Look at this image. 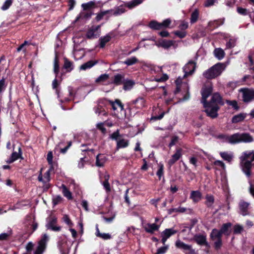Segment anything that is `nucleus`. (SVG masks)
Masks as SVG:
<instances>
[{
	"label": "nucleus",
	"mask_w": 254,
	"mask_h": 254,
	"mask_svg": "<svg viewBox=\"0 0 254 254\" xmlns=\"http://www.w3.org/2000/svg\"><path fill=\"white\" fill-rule=\"evenodd\" d=\"M217 138L223 142L231 144H236L240 143H249L254 141V137L248 132H237L232 135L220 134Z\"/></svg>",
	"instance_id": "1"
},
{
	"label": "nucleus",
	"mask_w": 254,
	"mask_h": 254,
	"mask_svg": "<svg viewBox=\"0 0 254 254\" xmlns=\"http://www.w3.org/2000/svg\"><path fill=\"white\" fill-rule=\"evenodd\" d=\"M226 65L224 63H218L205 70L202 75L207 79H211L220 75L225 70Z\"/></svg>",
	"instance_id": "2"
},
{
	"label": "nucleus",
	"mask_w": 254,
	"mask_h": 254,
	"mask_svg": "<svg viewBox=\"0 0 254 254\" xmlns=\"http://www.w3.org/2000/svg\"><path fill=\"white\" fill-rule=\"evenodd\" d=\"M131 112H138L147 107L145 99L143 97H138L136 99L131 101L128 103Z\"/></svg>",
	"instance_id": "3"
},
{
	"label": "nucleus",
	"mask_w": 254,
	"mask_h": 254,
	"mask_svg": "<svg viewBox=\"0 0 254 254\" xmlns=\"http://www.w3.org/2000/svg\"><path fill=\"white\" fill-rule=\"evenodd\" d=\"M205 108V112L207 116L214 119L217 117L218 111L220 108L218 105H212L211 103H207L205 105H203Z\"/></svg>",
	"instance_id": "4"
},
{
	"label": "nucleus",
	"mask_w": 254,
	"mask_h": 254,
	"mask_svg": "<svg viewBox=\"0 0 254 254\" xmlns=\"http://www.w3.org/2000/svg\"><path fill=\"white\" fill-rule=\"evenodd\" d=\"M49 240V238L47 234H43L38 242V245L34 252V254H42L46 249L47 243Z\"/></svg>",
	"instance_id": "5"
},
{
	"label": "nucleus",
	"mask_w": 254,
	"mask_h": 254,
	"mask_svg": "<svg viewBox=\"0 0 254 254\" xmlns=\"http://www.w3.org/2000/svg\"><path fill=\"white\" fill-rule=\"evenodd\" d=\"M239 91L242 93V100L245 103H249L254 100V89L241 88Z\"/></svg>",
	"instance_id": "6"
},
{
	"label": "nucleus",
	"mask_w": 254,
	"mask_h": 254,
	"mask_svg": "<svg viewBox=\"0 0 254 254\" xmlns=\"http://www.w3.org/2000/svg\"><path fill=\"white\" fill-rule=\"evenodd\" d=\"M100 34L101 25H93L87 31L86 36L88 39H93L99 37Z\"/></svg>",
	"instance_id": "7"
},
{
	"label": "nucleus",
	"mask_w": 254,
	"mask_h": 254,
	"mask_svg": "<svg viewBox=\"0 0 254 254\" xmlns=\"http://www.w3.org/2000/svg\"><path fill=\"white\" fill-rule=\"evenodd\" d=\"M107 105L108 100L100 99L98 100L97 106L94 108L95 113L98 116L102 115L103 116H107L108 114L105 110L104 107Z\"/></svg>",
	"instance_id": "8"
},
{
	"label": "nucleus",
	"mask_w": 254,
	"mask_h": 254,
	"mask_svg": "<svg viewBox=\"0 0 254 254\" xmlns=\"http://www.w3.org/2000/svg\"><path fill=\"white\" fill-rule=\"evenodd\" d=\"M196 63L192 60L189 61L183 67L184 77L192 75L196 68Z\"/></svg>",
	"instance_id": "9"
},
{
	"label": "nucleus",
	"mask_w": 254,
	"mask_h": 254,
	"mask_svg": "<svg viewBox=\"0 0 254 254\" xmlns=\"http://www.w3.org/2000/svg\"><path fill=\"white\" fill-rule=\"evenodd\" d=\"M213 88L211 85L204 86L201 91L202 99L201 102L203 105H205L207 102V98L211 95L212 92Z\"/></svg>",
	"instance_id": "10"
},
{
	"label": "nucleus",
	"mask_w": 254,
	"mask_h": 254,
	"mask_svg": "<svg viewBox=\"0 0 254 254\" xmlns=\"http://www.w3.org/2000/svg\"><path fill=\"white\" fill-rule=\"evenodd\" d=\"M252 163L250 161H241V168L248 178H250L251 176V169L253 165Z\"/></svg>",
	"instance_id": "11"
},
{
	"label": "nucleus",
	"mask_w": 254,
	"mask_h": 254,
	"mask_svg": "<svg viewBox=\"0 0 254 254\" xmlns=\"http://www.w3.org/2000/svg\"><path fill=\"white\" fill-rule=\"evenodd\" d=\"M57 219L56 217H53L50 218L49 221L47 223L46 227L48 229L51 230L53 231H59L61 229L60 226H56L55 224L57 223Z\"/></svg>",
	"instance_id": "12"
},
{
	"label": "nucleus",
	"mask_w": 254,
	"mask_h": 254,
	"mask_svg": "<svg viewBox=\"0 0 254 254\" xmlns=\"http://www.w3.org/2000/svg\"><path fill=\"white\" fill-rule=\"evenodd\" d=\"M126 5L122 4L115 7L114 9H109V12L110 15L118 16L124 13L126 11Z\"/></svg>",
	"instance_id": "13"
},
{
	"label": "nucleus",
	"mask_w": 254,
	"mask_h": 254,
	"mask_svg": "<svg viewBox=\"0 0 254 254\" xmlns=\"http://www.w3.org/2000/svg\"><path fill=\"white\" fill-rule=\"evenodd\" d=\"M100 1H97L95 0H91L86 3H83L81 4V7L83 10H90L98 6V4H100Z\"/></svg>",
	"instance_id": "14"
},
{
	"label": "nucleus",
	"mask_w": 254,
	"mask_h": 254,
	"mask_svg": "<svg viewBox=\"0 0 254 254\" xmlns=\"http://www.w3.org/2000/svg\"><path fill=\"white\" fill-rule=\"evenodd\" d=\"M249 205L250 203L249 202L241 200L239 204L240 214L243 216L249 215L248 212Z\"/></svg>",
	"instance_id": "15"
},
{
	"label": "nucleus",
	"mask_w": 254,
	"mask_h": 254,
	"mask_svg": "<svg viewBox=\"0 0 254 254\" xmlns=\"http://www.w3.org/2000/svg\"><path fill=\"white\" fill-rule=\"evenodd\" d=\"M113 36V33L110 32L108 33L104 36L101 37L99 40V47L100 48H104L106 44L111 40Z\"/></svg>",
	"instance_id": "16"
},
{
	"label": "nucleus",
	"mask_w": 254,
	"mask_h": 254,
	"mask_svg": "<svg viewBox=\"0 0 254 254\" xmlns=\"http://www.w3.org/2000/svg\"><path fill=\"white\" fill-rule=\"evenodd\" d=\"M110 104L113 110L122 111L124 110V105L121 103V101L119 99H116L115 101L108 100V104Z\"/></svg>",
	"instance_id": "17"
},
{
	"label": "nucleus",
	"mask_w": 254,
	"mask_h": 254,
	"mask_svg": "<svg viewBox=\"0 0 254 254\" xmlns=\"http://www.w3.org/2000/svg\"><path fill=\"white\" fill-rule=\"evenodd\" d=\"M193 240L200 246L207 245L206 235L203 234L195 235L193 238Z\"/></svg>",
	"instance_id": "18"
},
{
	"label": "nucleus",
	"mask_w": 254,
	"mask_h": 254,
	"mask_svg": "<svg viewBox=\"0 0 254 254\" xmlns=\"http://www.w3.org/2000/svg\"><path fill=\"white\" fill-rule=\"evenodd\" d=\"M93 14V13L91 11L83 10V11L80 12L79 15L76 17L75 21H77L80 19H89Z\"/></svg>",
	"instance_id": "19"
},
{
	"label": "nucleus",
	"mask_w": 254,
	"mask_h": 254,
	"mask_svg": "<svg viewBox=\"0 0 254 254\" xmlns=\"http://www.w3.org/2000/svg\"><path fill=\"white\" fill-rule=\"evenodd\" d=\"M208 103H211L212 105H223L224 102L220 95L218 93H214L211 97V101Z\"/></svg>",
	"instance_id": "20"
},
{
	"label": "nucleus",
	"mask_w": 254,
	"mask_h": 254,
	"mask_svg": "<svg viewBox=\"0 0 254 254\" xmlns=\"http://www.w3.org/2000/svg\"><path fill=\"white\" fill-rule=\"evenodd\" d=\"M182 149H178L176 150L175 153L172 155L171 159H170L168 161V164L170 166L173 165L182 157Z\"/></svg>",
	"instance_id": "21"
},
{
	"label": "nucleus",
	"mask_w": 254,
	"mask_h": 254,
	"mask_svg": "<svg viewBox=\"0 0 254 254\" xmlns=\"http://www.w3.org/2000/svg\"><path fill=\"white\" fill-rule=\"evenodd\" d=\"M160 225L155 223H147L144 226V228L145 231L148 233L153 234L155 231H158Z\"/></svg>",
	"instance_id": "22"
},
{
	"label": "nucleus",
	"mask_w": 254,
	"mask_h": 254,
	"mask_svg": "<svg viewBox=\"0 0 254 254\" xmlns=\"http://www.w3.org/2000/svg\"><path fill=\"white\" fill-rule=\"evenodd\" d=\"M173 45V41L172 40H161L156 43L158 47H162L164 49H168Z\"/></svg>",
	"instance_id": "23"
},
{
	"label": "nucleus",
	"mask_w": 254,
	"mask_h": 254,
	"mask_svg": "<svg viewBox=\"0 0 254 254\" xmlns=\"http://www.w3.org/2000/svg\"><path fill=\"white\" fill-rule=\"evenodd\" d=\"M175 246L177 249H180L185 252L190 249L191 245L185 244L180 240H177L175 242Z\"/></svg>",
	"instance_id": "24"
},
{
	"label": "nucleus",
	"mask_w": 254,
	"mask_h": 254,
	"mask_svg": "<svg viewBox=\"0 0 254 254\" xmlns=\"http://www.w3.org/2000/svg\"><path fill=\"white\" fill-rule=\"evenodd\" d=\"M107 160V159L105 155L101 154L97 155L96 158V166L100 167H103Z\"/></svg>",
	"instance_id": "25"
},
{
	"label": "nucleus",
	"mask_w": 254,
	"mask_h": 254,
	"mask_svg": "<svg viewBox=\"0 0 254 254\" xmlns=\"http://www.w3.org/2000/svg\"><path fill=\"white\" fill-rule=\"evenodd\" d=\"M237 12L242 15H249L250 18H252L254 16V12L250 11L249 9L243 8L242 7H238L237 8Z\"/></svg>",
	"instance_id": "26"
},
{
	"label": "nucleus",
	"mask_w": 254,
	"mask_h": 254,
	"mask_svg": "<svg viewBox=\"0 0 254 254\" xmlns=\"http://www.w3.org/2000/svg\"><path fill=\"white\" fill-rule=\"evenodd\" d=\"M220 155L223 160L229 163L232 162L234 158L233 154L232 152H221Z\"/></svg>",
	"instance_id": "27"
},
{
	"label": "nucleus",
	"mask_w": 254,
	"mask_h": 254,
	"mask_svg": "<svg viewBox=\"0 0 254 254\" xmlns=\"http://www.w3.org/2000/svg\"><path fill=\"white\" fill-rule=\"evenodd\" d=\"M222 234L219 230L217 229H213L210 235L211 239L212 241H215L217 239H222Z\"/></svg>",
	"instance_id": "28"
},
{
	"label": "nucleus",
	"mask_w": 254,
	"mask_h": 254,
	"mask_svg": "<svg viewBox=\"0 0 254 254\" xmlns=\"http://www.w3.org/2000/svg\"><path fill=\"white\" fill-rule=\"evenodd\" d=\"M98 62L97 61H89L83 64H82L79 68L80 70H86L89 69L95 65Z\"/></svg>",
	"instance_id": "29"
},
{
	"label": "nucleus",
	"mask_w": 254,
	"mask_h": 254,
	"mask_svg": "<svg viewBox=\"0 0 254 254\" xmlns=\"http://www.w3.org/2000/svg\"><path fill=\"white\" fill-rule=\"evenodd\" d=\"M125 79L124 75L117 74L114 76V80L112 83L116 85H121L125 81Z\"/></svg>",
	"instance_id": "30"
},
{
	"label": "nucleus",
	"mask_w": 254,
	"mask_h": 254,
	"mask_svg": "<svg viewBox=\"0 0 254 254\" xmlns=\"http://www.w3.org/2000/svg\"><path fill=\"white\" fill-rule=\"evenodd\" d=\"M53 170V166H50V168L45 173V174L44 175V184L45 185L47 189H48L50 187L49 184L48 183H49L51 180L50 174Z\"/></svg>",
	"instance_id": "31"
},
{
	"label": "nucleus",
	"mask_w": 254,
	"mask_h": 254,
	"mask_svg": "<svg viewBox=\"0 0 254 254\" xmlns=\"http://www.w3.org/2000/svg\"><path fill=\"white\" fill-rule=\"evenodd\" d=\"M190 198L194 202L199 201L201 198V193L198 190H193L191 192Z\"/></svg>",
	"instance_id": "32"
},
{
	"label": "nucleus",
	"mask_w": 254,
	"mask_h": 254,
	"mask_svg": "<svg viewBox=\"0 0 254 254\" xmlns=\"http://www.w3.org/2000/svg\"><path fill=\"white\" fill-rule=\"evenodd\" d=\"M232 224L230 222L226 223L223 224L220 229L219 230L222 234H224L226 236H229L230 235V232H229V229L231 227Z\"/></svg>",
	"instance_id": "33"
},
{
	"label": "nucleus",
	"mask_w": 254,
	"mask_h": 254,
	"mask_svg": "<svg viewBox=\"0 0 254 254\" xmlns=\"http://www.w3.org/2000/svg\"><path fill=\"white\" fill-rule=\"evenodd\" d=\"M247 114L240 113L238 115H235L232 119V122L233 123H237L243 121L246 117Z\"/></svg>",
	"instance_id": "34"
},
{
	"label": "nucleus",
	"mask_w": 254,
	"mask_h": 254,
	"mask_svg": "<svg viewBox=\"0 0 254 254\" xmlns=\"http://www.w3.org/2000/svg\"><path fill=\"white\" fill-rule=\"evenodd\" d=\"M178 232V231L175 230L173 228L166 229L161 233V235H164L167 238H169L171 236L175 235Z\"/></svg>",
	"instance_id": "35"
},
{
	"label": "nucleus",
	"mask_w": 254,
	"mask_h": 254,
	"mask_svg": "<svg viewBox=\"0 0 254 254\" xmlns=\"http://www.w3.org/2000/svg\"><path fill=\"white\" fill-rule=\"evenodd\" d=\"M142 0H132L126 3V7H128L129 9H132L135 6L138 5L142 2Z\"/></svg>",
	"instance_id": "36"
},
{
	"label": "nucleus",
	"mask_w": 254,
	"mask_h": 254,
	"mask_svg": "<svg viewBox=\"0 0 254 254\" xmlns=\"http://www.w3.org/2000/svg\"><path fill=\"white\" fill-rule=\"evenodd\" d=\"M64 67L67 72H70L74 68L73 63L69 61L67 58H64Z\"/></svg>",
	"instance_id": "37"
},
{
	"label": "nucleus",
	"mask_w": 254,
	"mask_h": 254,
	"mask_svg": "<svg viewBox=\"0 0 254 254\" xmlns=\"http://www.w3.org/2000/svg\"><path fill=\"white\" fill-rule=\"evenodd\" d=\"M61 188L62 189V192L64 197H66L68 199H71L72 198L71 192L64 184L62 185Z\"/></svg>",
	"instance_id": "38"
},
{
	"label": "nucleus",
	"mask_w": 254,
	"mask_h": 254,
	"mask_svg": "<svg viewBox=\"0 0 254 254\" xmlns=\"http://www.w3.org/2000/svg\"><path fill=\"white\" fill-rule=\"evenodd\" d=\"M129 144L128 140L125 139H121L117 141V149L120 148H126L128 146Z\"/></svg>",
	"instance_id": "39"
},
{
	"label": "nucleus",
	"mask_w": 254,
	"mask_h": 254,
	"mask_svg": "<svg viewBox=\"0 0 254 254\" xmlns=\"http://www.w3.org/2000/svg\"><path fill=\"white\" fill-rule=\"evenodd\" d=\"M214 54L216 58L218 60H222L225 56L224 51L221 48L215 49L214 51Z\"/></svg>",
	"instance_id": "40"
},
{
	"label": "nucleus",
	"mask_w": 254,
	"mask_h": 254,
	"mask_svg": "<svg viewBox=\"0 0 254 254\" xmlns=\"http://www.w3.org/2000/svg\"><path fill=\"white\" fill-rule=\"evenodd\" d=\"M123 84H124L123 88L124 90H129L132 88L134 82L130 80H127L125 79V81H124Z\"/></svg>",
	"instance_id": "41"
},
{
	"label": "nucleus",
	"mask_w": 254,
	"mask_h": 254,
	"mask_svg": "<svg viewBox=\"0 0 254 254\" xmlns=\"http://www.w3.org/2000/svg\"><path fill=\"white\" fill-rule=\"evenodd\" d=\"M148 26L151 29L154 30H160L162 29L161 23L158 22L155 20L150 21Z\"/></svg>",
	"instance_id": "42"
},
{
	"label": "nucleus",
	"mask_w": 254,
	"mask_h": 254,
	"mask_svg": "<svg viewBox=\"0 0 254 254\" xmlns=\"http://www.w3.org/2000/svg\"><path fill=\"white\" fill-rule=\"evenodd\" d=\"M138 61V59L135 57H132L126 59V61L123 62V63L128 66H130L136 64Z\"/></svg>",
	"instance_id": "43"
},
{
	"label": "nucleus",
	"mask_w": 254,
	"mask_h": 254,
	"mask_svg": "<svg viewBox=\"0 0 254 254\" xmlns=\"http://www.w3.org/2000/svg\"><path fill=\"white\" fill-rule=\"evenodd\" d=\"M54 71L55 73L56 74V76L57 77V74L59 72V59L58 57L57 52L56 51V56L54 59Z\"/></svg>",
	"instance_id": "44"
},
{
	"label": "nucleus",
	"mask_w": 254,
	"mask_h": 254,
	"mask_svg": "<svg viewBox=\"0 0 254 254\" xmlns=\"http://www.w3.org/2000/svg\"><path fill=\"white\" fill-rule=\"evenodd\" d=\"M214 202V198L212 195H206L205 204L208 207H212Z\"/></svg>",
	"instance_id": "45"
},
{
	"label": "nucleus",
	"mask_w": 254,
	"mask_h": 254,
	"mask_svg": "<svg viewBox=\"0 0 254 254\" xmlns=\"http://www.w3.org/2000/svg\"><path fill=\"white\" fill-rule=\"evenodd\" d=\"M198 11L197 9L194 10L191 14V17L190 19V23L192 24L196 22L198 19Z\"/></svg>",
	"instance_id": "46"
},
{
	"label": "nucleus",
	"mask_w": 254,
	"mask_h": 254,
	"mask_svg": "<svg viewBox=\"0 0 254 254\" xmlns=\"http://www.w3.org/2000/svg\"><path fill=\"white\" fill-rule=\"evenodd\" d=\"M185 77H178L177 79L175 80V83L177 86L176 89L175 91V94H177L180 91V85L183 83L182 80Z\"/></svg>",
	"instance_id": "47"
},
{
	"label": "nucleus",
	"mask_w": 254,
	"mask_h": 254,
	"mask_svg": "<svg viewBox=\"0 0 254 254\" xmlns=\"http://www.w3.org/2000/svg\"><path fill=\"white\" fill-rule=\"evenodd\" d=\"M13 0H6L1 6V9L3 11L7 10L12 5Z\"/></svg>",
	"instance_id": "48"
},
{
	"label": "nucleus",
	"mask_w": 254,
	"mask_h": 254,
	"mask_svg": "<svg viewBox=\"0 0 254 254\" xmlns=\"http://www.w3.org/2000/svg\"><path fill=\"white\" fill-rule=\"evenodd\" d=\"M7 86L5 78L2 77L0 80V95L5 91Z\"/></svg>",
	"instance_id": "49"
},
{
	"label": "nucleus",
	"mask_w": 254,
	"mask_h": 254,
	"mask_svg": "<svg viewBox=\"0 0 254 254\" xmlns=\"http://www.w3.org/2000/svg\"><path fill=\"white\" fill-rule=\"evenodd\" d=\"M19 157V153L16 152H13L10 157L7 160V163L10 164L17 160Z\"/></svg>",
	"instance_id": "50"
},
{
	"label": "nucleus",
	"mask_w": 254,
	"mask_h": 254,
	"mask_svg": "<svg viewBox=\"0 0 254 254\" xmlns=\"http://www.w3.org/2000/svg\"><path fill=\"white\" fill-rule=\"evenodd\" d=\"M169 112V109L167 112L162 111L160 112L159 115H154L151 118V120L157 121L161 120L164 116L165 114Z\"/></svg>",
	"instance_id": "51"
},
{
	"label": "nucleus",
	"mask_w": 254,
	"mask_h": 254,
	"mask_svg": "<svg viewBox=\"0 0 254 254\" xmlns=\"http://www.w3.org/2000/svg\"><path fill=\"white\" fill-rule=\"evenodd\" d=\"M12 235V230L7 231L6 233H2L0 234V241L7 240Z\"/></svg>",
	"instance_id": "52"
},
{
	"label": "nucleus",
	"mask_w": 254,
	"mask_h": 254,
	"mask_svg": "<svg viewBox=\"0 0 254 254\" xmlns=\"http://www.w3.org/2000/svg\"><path fill=\"white\" fill-rule=\"evenodd\" d=\"M224 20V19H223L222 20L221 23H219V20H214V21H210L208 23V26L209 27H212V28L217 27L219 26H220V25H221L223 24Z\"/></svg>",
	"instance_id": "53"
},
{
	"label": "nucleus",
	"mask_w": 254,
	"mask_h": 254,
	"mask_svg": "<svg viewBox=\"0 0 254 254\" xmlns=\"http://www.w3.org/2000/svg\"><path fill=\"white\" fill-rule=\"evenodd\" d=\"M158 167L159 169L156 173V175L158 177L159 180H160L164 174V165L162 163H160L158 164Z\"/></svg>",
	"instance_id": "54"
},
{
	"label": "nucleus",
	"mask_w": 254,
	"mask_h": 254,
	"mask_svg": "<svg viewBox=\"0 0 254 254\" xmlns=\"http://www.w3.org/2000/svg\"><path fill=\"white\" fill-rule=\"evenodd\" d=\"M109 176H105V181L103 182L102 185L107 192H109L111 190L110 185L108 182Z\"/></svg>",
	"instance_id": "55"
},
{
	"label": "nucleus",
	"mask_w": 254,
	"mask_h": 254,
	"mask_svg": "<svg viewBox=\"0 0 254 254\" xmlns=\"http://www.w3.org/2000/svg\"><path fill=\"white\" fill-rule=\"evenodd\" d=\"M109 76L108 74H103L100 75L97 78H96L95 81L96 82H104L106 81L109 78Z\"/></svg>",
	"instance_id": "56"
},
{
	"label": "nucleus",
	"mask_w": 254,
	"mask_h": 254,
	"mask_svg": "<svg viewBox=\"0 0 254 254\" xmlns=\"http://www.w3.org/2000/svg\"><path fill=\"white\" fill-rule=\"evenodd\" d=\"M226 103L229 106H232L235 110H238L239 109L237 102L236 100H227Z\"/></svg>",
	"instance_id": "57"
},
{
	"label": "nucleus",
	"mask_w": 254,
	"mask_h": 254,
	"mask_svg": "<svg viewBox=\"0 0 254 254\" xmlns=\"http://www.w3.org/2000/svg\"><path fill=\"white\" fill-rule=\"evenodd\" d=\"M236 45V41L234 39H230L226 44V49H231Z\"/></svg>",
	"instance_id": "58"
},
{
	"label": "nucleus",
	"mask_w": 254,
	"mask_h": 254,
	"mask_svg": "<svg viewBox=\"0 0 254 254\" xmlns=\"http://www.w3.org/2000/svg\"><path fill=\"white\" fill-rule=\"evenodd\" d=\"M109 14V10H104V11H101L100 12H99L96 17V19L97 21H100L101 20L103 16L105 15L106 14Z\"/></svg>",
	"instance_id": "59"
},
{
	"label": "nucleus",
	"mask_w": 254,
	"mask_h": 254,
	"mask_svg": "<svg viewBox=\"0 0 254 254\" xmlns=\"http://www.w3.org/2000/svg\"><path fill=\"white\" fill-rule=\"evenodd\" d=\"M252 152L251 151H247L243 153V155L240 157L241 161H247V159L252 155Z\"/></svg>",
	"instance_id": "60"
},
{
	"label": "nucleus",
	"mask_w": 254,
	"mask_h": 254,
	"mask_svg": "<svg viewBox=\"0 0 254 254\" xmlns=\"http://www.w3.org/2000/svg\"><path fill=\"white\" fill-rule=\"evenodd\" d=\"M243 230V226L237 224L234 226V233L235 234H240Z\"/></svg>",
	"instance_id": "61"
},
{
	"label": "nucleus",
	"mask_w": 254,
	"mask_h": 254,
	"mask_svg": "<svg viewBox=\"0 0 254 254\" xmlns=\"http://www.w3.org/2000/svg\"><path fill=\"white\" fill-rule=\"evenodd\" d=\"M214 241V248L217 250H219L222 245V239H217Z\"/></svg>",
	"instance_id": "62"
},
{
	"label": "nucleus",
	"mask_w": 254,
	"mask_h": 254,
	"mask_svg": "<svg viewBox=\"0 0 254 254\" xmlns=\"http://www.w3.org/2000/svg\"><path fill=\"white\" fill-rule=\"evenodd\" d=\"M169 246L168 245H166L164 247H162L158 249L157 251V253L154 254H165L167 250L168 249Z\"/></svg>",
	"instance_id": "63"
},
{
	"label": "nucleus",
	"mask_w": 254,
	"mask_h": 254,
	"mask_svg": "<svg viewBox=\"0 0 254 254\" xmlns=\"http://www.w3.org/2000/svg\"><path fill=\"white\" fill-rule=\"evenodd\" d=\"M171 20L170 18H167L164 20L162 22H161V26L162 29L167 28L171 24Z\"/></svg>",
	"instance_id": "64"
}]
</instances>
